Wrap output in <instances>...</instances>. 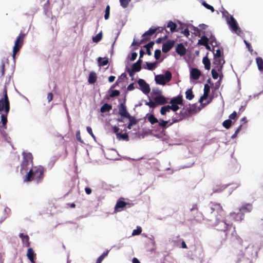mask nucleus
<instances>
[{"label":"nucleus","mask_w":263,"mask_h":263,"mask_svg":"<svg viewBox=\"0 0 263 263\" xmlns=\"http://www.w3.org/2000/svg\"><path fill=\"white\" fill-rule=\"evenodd\" d=\"M209 212L211 216L206 218V221L210 226L216 227L217 230L224 232L231 228L232 224L223 220L224 211L220 203L211 202Z\"/></svg>","instance_id":"nucleus-1"},{"label":"nucleus","mask_w":263,"mask_h":263,"mask_svg":"<svg viewBox=\"0 0 263 263\" xmlns=\"http://www.w3.org/2000/svg\"><path fill=\"white\" fill-rule=\"evenodd\" d=\"M45 170L42 166H34L30 170L27 174L25 176L24 181L30 182L32 180L39 183L44 178Z\"/></svg>","instance_id":"nucleus-2"},{"label":"nucleus","mask_w":263,"mask_h":263,"mask_svg":"<svg viewBox=\"0 0 263 263\" xmlns=\"http://www.w3.org/2000/svg\"><path fill=\"white\" fill-rule=\"evenodd\" d=\"M10 109V101L7 94V89L5 87L3 94L0 95V111L9 113Z\"/></svg>","instance_id":"nucleus-3"},{"label":"nucleus","mask_w":263,"mask_h":263,"mask_svg":"<svg viewBox=\"0 0 263 263\" xmlns=\"http://www.w3.org/2000/svg\"><path fill=\"white\" fill-rule=\"evenodd\" d=\"M196 112L195 108L189 106L186 108H183L180 112V115L178 117H175L173 118V122H171L168 126L172 125L173 124L175 123L178 122L183 119L186 118V117L190 116Z\"/></svg>","instance_id":"nucleus-4"},{"label":"nucleus","mask_w":263,"mask_h":263,"mask_svg":"<svg viewBox=\"0 0 263 263\" xmlns=\"http://www.w3.org/2000/svg\"><path fill=\"white\" fill-rule=\"evenodd\" d=\"M26 36V34L22 31L20 32L19 35L17 36L13 48V58L14 59L16 53L22 48L24 41Z\"/></svg>","instance_id":"nucleus-5"},{"label":"nucleus","mask_w":263,"mask_h":263,"mask_svg":"<svg viewBox=\"0 0 263 263\" xmlns=\"http://www.w3.org/2000/svg\"><path fill=\"white\" fill-rule=\"evenodd\" d=\"M172 74L171 71L167 70L164 75L158 74L155 76V81L157 84L164 85L170 82L172 79Z\"/></svg>","instance_id":"nucleus-6"},{"label":"nucleus","mask_w":263,"mask_h":263,"mask_svg":"<svg viewBox=\"0 0 263 263\" xmlns=\"http://www.w3.org/2000/svg\"><path fill=\"white\" fill-rule=\"evenodd\" d=\"M23 159L22 161L21 164V173L22 174H23V171L26 172L27 171L28 167V165L29 164V162H32V156L31 154L28 153L26 154L25 153H23Z\"/></svg>","instance_id":"nucleus-7"},{"label":"nucleus","mask_w":263,"mask_h":263,"mask_svg":"<svg viewBox=\"0 0 263 263\" xmlns=\"http://www.w3.org/2000/svg\"><path fill=\"white\" fill-rule=\"evenodd\" d=\"M157 30V28L154 27H151L149 28V29L146 31L143 34L142 37L143 39L141 40L140 42H135L134 41V42L132 43L133 45H137L140 46V45L142 42H145L150 39V36H152L153 34H154Z\"/></svg>","instance_id":"nucleus-8"},{"label":"nucleus","mask_w":263,"mask_h":263,"mask_svg":"<svg viewBox=\"0 0 263 263\" xmlns=\"http://www.w3.org/2000/svg\"><path fill=\"white\" fill-rule=\"evenodd\" d=\"M124 200V198L121 197L117 201L116 204L115 206V213H117L123 211L124 208H125L126 206H127L128 208H130L133 205V203L125 202Z\"/></svg>","instance_id":"nucleus-9"},{"label":"nucleus","mask_w":263,"mask_h":263,"mask_svg":"<svg viewBox=\"0 0 263 263\" xmlns=\"http://www.w3.org/2000/svg\"><path fill=\"white\" fill-rule=\"evenodd\" d=\"M227 19L228 24L230 26L232 30L239 35L241 32V31L239 28L235 18L232 15H230V16H227Z\"/></svg>","instance_id":"nucleus-10"},{"label":"nucleus","mask_w":263,"mask_h":263,"mask_svg":"<svg viewBox=\"0 0 263 263\" xmlns=\"http://www.w3.org/2000/svg\"><path fill=\"white\" fill-rule=\"evenodd\" d=\"M224 63L225 61L223 58H214L213 62L214 68L217 69L218 72H220Z\"/></svg>","instance_id":"nucleus-11"},{"label":"nucleus","mask_w":263,"mask_h":263,"mask_svg":"<svg viewBox=\"0 0 263 263\" xmlns=\"http://www.w3.org/2000/svg\"><path fill=\"white\" fill-rule=\"evenodd\" d=\"M138 83L140 89L146 95L149 93L151 91L149 86L144 80L141 79H139Z\"/></svg>","instance_id":"nucleus-12"},{"label":"nucleus","mask_w":263,"mask_h":263,"mask_svg":"<svg viewBox=\"0 0 263 263\" xmlns=\"http://www.w3.org/2000/svg\"><path fill=\"white\" fill-rule=\"evenodd\" d=\"M175 41L173 40H169L164 43L162 47V50L164 53L168 52L174 46Z\"/></svg>","instance_id":"nucleus-13"},{"label":"nucleus","mask_w":263,"mask_h":263,"mask_svg":"<svg viewBox=\"0 0 263 263\" xmlns=\"http://www.w3.org/2000/svg\"><path fill=\"white\" fill-rule=\"evenodd\" d=\"M243 213L240 212L239 210L238 213L233 212L230 214V217L235 221H241L243 219Z\"/></svg>","instance_id":"nucleus-14"},{"label":"nucleus","mask_w":263,"mask_h":263,"mask_svg":"<svg viewBox=\"0 0 263 263\" xmlns=\"http://www.w3.org/2000/svg\"><path fill=\"white\" fill-rule=\"evenodd\" d=\"M119 114L122 117H129V114L127 112L126 107L124 103H121L119 106Z\"/></svg>","instance_id":"nucleus-15"},{"label":"nucleus","mask_w":263,"mask_h":263,"mask_svg":"<svg viewBox=\"0 0 263 263\" xmlns=\"http://www.w3.org/2000/svg\"><path fill=\"white\" fill-rule=\"evenodd\" d=\"M154 101H155L156 106L163 105L167 103L166 98L162 95L156 96L154 98Z\"/></svg>","instance_id":"nucleus-16"},{"label":"nucleus","mask_w":263,"mask_h":263,"mask_svg":"<svg viewBox=\"0 0 263 263\" xmlns=\"http://www.w3.org/2000/svg\"><path fill=\"white\" fill-rule=\"evenodd\" d=\"M201 74V71L196 68H192L190 72L191 77L195 80L199 79Z\"/></svg>","instance_id":"nucleus-17"},{"label":"nucleus","mask_w":263,"mask_h":263,"mask_svg":"<svg viewBox=\"0 0 263 263\" xmlns=\"http://www.w3.org/2000/svg\"><path fill=\"white\" fill-rule=\"evenodd\" d=\"M19 236L22 240L23 245L26 247H29L30 245L29 236L28 235H24L23 233H20Z\"/></svg>","instance_id":"nucleus-18"},{"label":"nucleus","mask_w":263,"mask_h":263,"mask_svg":"<svg viewBox=\"0 0 263 263\" xmlns=\"http://www.w3.org/2000/svg\"><path fill=\"white\" fill-rule=\"evenodd\" d=\"M176 51L180 55L183 56L185 54L186 50L184 46L182 43H180L177 46Z\"/></svg>","instance_id":"nucleus-19"},{"label":"nucleus","mask_w":263,"mask_h":263,"mask_svg":"<svg viewBox=\"0 0 263 263\" xmlns=\"http://www.w3.org/2000/svg\"><path fill=\"white\" fill-rule=\"evenodd\" d=\"M8 113L4 112L1 116L0 127H7V116Z\"/></svg>","instance_id":"nucleus-20"},{"label":"nucleus","mask_w":263,"mask_h":263,"mask_svg":"<svg viewBox=\"0 0 263 263\" xmlns=\"http://www.w3.org/2000/svg\"><path fill=\"white\" fill-rule=\"evenodd\" d=\"M27 256L28 258L32 262H34V259L36 258V254L34 253L32 248H29L27 252Z\"/></svg>","instance_id":"nucleus-21"},{"label":"nucleus","mask_w":263,"mask_h":263,"mask_svg":"<svg viewBox=\"0 0 263 263\" xmlns=\"http://www.w3.org/2000/svg\"><path fill=\"white\" fill-rule=\"evenodd\" d=\"M253 209L252 204L251 203H246L239 208L240 212L242 213L250 212Z\"/></svg>","instance_id":"nucleus-22"},{"label":"nucleus","mask_w":263,"mask_h":263,"mask_svg":"<svg viewBox=\"0 0 263 263\" xmlns=\"http://www.w3.org/2000/svg\"><path fill=\"white\" fill-rule=\"evenodd\" d=\"M142 63V60L141 59H139L135 63H134L132 68H131L135 72H138L140 71L141 69V64Z\"/></svg>","instance_id":"nucleus-23"},{"label":"nucleus","mask_w":263,"mask_h":263,"mask_svg":"<svg viewBox=\"0 0 263 263\" xmlns=\"http://www.w3.org/2000/svg\"><path fill=\"white\" fill-rule=\"evenodd\" d=\"M170 104H176L177 105H182L183 103V100L182 96H178L177 97L174 98L171 100Z\"/></svg>","instance_id":"nucleus-24"},{"label":"nucleus","mask_w":263,"mask_h":263,"mask_svg":"<svg viewBox=\"0 0 263 263\" xmlns=\"http://www.w3.org/2000/svg\"><path fill=\"white\" fill-rule=\"evenodd\" d=\"M206 218H209V217H204L202 214L200 212H197L196 215L194 217V220L198 222H201L202 220H205Z\"/></svg>","instance_id":"nucleus-25"},{"label":"nucleus","mask_w":263,"mask_h":263,"mask_svg":"<svg viewBox=\"0 0 263 263\" xmlns=\"http://www.w3.org/2000/svg\"><path fill=\"white\" fill-rule=\"evenodd\" d=\"M202 63L204 64V68L206 70H210L211 68V62L207 56L203 57Z\"/></svg>","instance_id":"nucleus-26"},{"label":"nucleus","mask_w":263,"mask_h":263,"mask_svg":"<svg viewBox=\"0 0 263 263\" xmlns=\"http://www.w3.org/2000/svg\"><path fill=\"white\" fill-rule=\"evenodd\" d=\"M167 28H170V31L172 32H174L176 31H178V30H177V25L172 22V21H170L167 23V25L166 26Z\"/></svg>","instance_id":"nucleus-27"},{"label":"nucleus","mask_w":263,"mask_h":263,"mask_svg":"<svg viewBox=\"0 0 263 263\" xmlns=\"http://www.w3.org/2000/svg\"><path fill=\"white\" fill-rule=\"evenodd\" d=\"M97 81V75L96 73L95 72H91L89 73V77H88V82L90 84H93L95 83Z\"/></svg>","instance_id":"nucleus-28"},{"label":"nucleus","mask_w":263,"mask_h":263,"mask_svg":"<svg viewBox=\"0 0 263 263\" xmlns=\"http://www.w3.org/2000/svg\"><path fill=\"white\" fill-rule=\"evenodd\" d=\"M256 64L257 65L259 70L263 72V60L260 57H257L256 58Z\"/></svg>","instance_id":"nucleus-29"},{"label":"nucleus","mask_w":263,"mask_h":263,"mask_svg":"<svg viewBox=\"0 0 263 263\" xmlns=\"http://www.w3.org/2000/svg\"><path fill=\"white\" fill-rule=\"evenodd\" d=\"M98 62L99 66H104L106 65L108 63V59L107 58H104L102 59L101 57H99L98 59Z\"/></svg>","instance_id":"nucleus-30"},{"label":"nucleus","mask_w":263,"mask_h":263,"mask_svg":"<svg viewBox=\"0 0 263 263\" xmlns=\"http://www.w3.org/2000/svg\"><path fill=\"white\" fill-rule=\"evenodd\" d=\"M154 45V42L153 41H151L149 42L147 44L144 45V47L146 49V53L148 55H152V52L151 51V48H153V45Z\"/></svg>","instance_id":"nucleus-31"},{"label":"nucleus","mask_w":263,"mask_h":263,"mask_svg":"<svg viewBox=\"0 0 263 263\" xmlns=\"http://www.w3.org/2000/svg\"><path fill=\"white\" fill-rule=\"evenodd\" d=\"M147 120L152 125H154L158 122V120L155 117L153 114H150L149 116H148Z\"/></svg>","instance_id":"nucleus-32"},{"label":"nucleus","mask_w":263,"mask_h":263,"mask_svg":"<svg viewBox=\"0 0 263 263\" xmlns=\"http://www.w3.org/2000/svg\"><path fill=\"white\" fill-rule=\"evenodd\" d=\"M112 108V106L107 103L104 104L100 109V111L101 112H105L109 111Z\"/></svg>","instance_id":"nucleus-33"},{"label":"nucleus","mask_w":263,"mask_h":263,"mask_svg":"<svg viewBox=\"0 0 263 263\" xmlns=\"http://www.w3.org/2000/svg\"><path fill=\"white\" fill-rule=\"evenodd\" d=\"M171 110L170 107L169 105L163 106L160 109V114L162 115L165 116L166 113L170 112Z\"/></svg>","instance_id":"nucleus-34"},{"label":"nucleus","mask_w":263,"mask_h":263,"mask_svg":"<svg viewBox=\"0 0 263 263\" xmlns=\"http://www.w3.org/2000/svg\"><path fill=\"white\" fill-rule=\"evenodd\" d=\"M209 39L205 36H202L200 40L198 41V44L202 45H207Z\"/></svg>","instance_id":"nucleus-35"},{"label":"nucleus","mask_w":263,"mask_h":263,"mask_svg":"<svg viewBox=\"0 0 263 263\" xmlns=\"http://www.w3.org/2000/svg\"><path fill=\"white\" fill-rule=\"evenodd\" d=\"M185 97L186 98L189 100H192L194 95L193 93V91L191 89H187L185 92Z\"/></svg>","instance_id":"nucleus-36"},{"label":"nucleus","mask_w":263,"mask_h":263,"mask_svg":"<svg viewBox=\"0 0 263 263\" xmlns=\"http://www.w3.org/2000/svg\"><path fill=\"white\" fill-rule=\"evenodd\" d=\"M108 252L109 251L108 250L103 252L102 254L98 258L96 263H101L104 258L107 256Z\"/></svg>","instance_id":"nucleus-37"},{"label":"nucleus","mask_w":263,"mask_h":263,"mask_svg":"<svg viewBox=\"0 0 263 263\" xmlns=\"http://www.w3.org/2000/svg\"><path fill=\"white\" fill-rule=\"evenodd\" d=\"M232 121L230 119H228L223 121L222 123V125L223 127H224L226 129H229L232 124Z\"/></svg>","instance_id":"nucleus-38"},{"label":"nucleus","mask_w":263,"mask_h":263,"mask_svg":"<svg viewBox=\"0 0 263 263\" xmlns=\"http://www.w3.org/2000/svg\"><path fill=\"white\" fill-rule=\"evenodd\" d=\"M102 37V33L100 32L92 37V41L95 43H98L101 41Z\"/></svg>","instance_id":"nucleus-39"},{"label":"nucleus","mask_w":263,"mask_h":263,"mask_svg":"<svg viewBox=\"0 0 263 263\" xmlns=\"http://www.w3.org/2000/svg\"><path fill=\"white\" fill-rule=\"evenodd\" d=\"M168 123V121H164L162 119H160L159 122V126L163 129L166 128Z\"/></svg>","instance_id":"nucleus-40"},{"label":"nucleus","mask_w":263,"mask_h":263,"mask_svg":"<svg viewBox=\"0 0 263 263\" xmlns=\"http://www.w3.org/2000/svg\"><path fill=\"white\" fill-rule=\"evenodd\" d=\"M127 78L126 74L125 73H123L121 74V75L118 78L116 84H118L119 83H121L124 79H125Z\"/></svg>","instance_id":"nucleus-41"},{"label":"nucleus","mask_w":263,"mask_h":263,"mask_svg":"<svg viewBox=\"0 0 263 263\" xmlns=\"http://www.w3.org/2000/svg\"><path fill=\"white\" fill-rule=\"evenodd\" d=\"M105 15H104V18L105 20H108L109 17L110 15V6L109 5H107L105 9Z\"/></svg>","instance_id":"nucleus-42"},{"label":"nucleus","mask_w":263,"mask_h":263,"mask_svg":"<svg viewBox=\"0 0 263 263\" xmlns=\"http://www.w3.org/2000/svg\"><path fill=\"white\" fill-rule=\"evenodd\" d=\"M126 118L129 120V123L133 125L136 124L137 122V121L135 118V117L131 116L130 115H129V117H127Z\"/></svg>","instance_id":"nucleus-43"},{"label":"nucleus","mask_w":263,"mask_h":263,"mask_svg":"<svg viewBox=\"0 0 263 263\" xmlns=\"http://www.w3.org/2000/svg\"><path fill=\"white\" fill-rule=\"evenodd\" d=\"M120 5L123 8H126L131 0H119Z\"/></svg>","instance_id":"nucleus-44"},{"label":"nucleus","mask_w":263,"mask_h":263,"mask_svg":"<svg viewBox=\"0 0 263 263\" xmlns=\"http://www.w3.org/2000/svg\"><path fill=\"white\" fill-rule=\"evenodd\" d=\"M156 64H157V62H154V63L146 62L147 68L148 70H152L155 68Z\"/></svg>","instance_id":"nucleus-45"},{"label":"nucleus","mask_w":263,"mask_h":263,"mask_svg":"<svg viewBox=\"0 0 263 263\" xmlns=\"http://www.w3.org/2000/svg\"><path fill=\"white\" fill-rule=\"evenodd\" d=\"M142 232V228L140 227H137V229L133 231L132 235H138Z\"/></svg>","instance_id":"nucleus-46"},{"label":"nucleus","mask_w":263,"mask_h":263,"mask_svg":"<svg viewBox=\"0 0 263 263\" xmlns=\"http://www.w3.org/2000/svg\"><path fill=\"white\" fill-rule=\"evenodd\" d=\"M202 4L203 6H204L206 9L210 10L212 12L214 11V8L213 6L207 4L205 1H203L202 2Z\"/></svg>","instance_id":"nucleus-47"},{"label":"nucleus","mask_w":263,"mask_h":263,"mask_svg":"<svg viewBox=\"0 0 263 263\" xmlns=\"http://www.w3.org/2000/svg\"><path fill=\"white\" fill-rule=\"evenodd\" d=\"M218 71L217 69H216L215 68H213L212 69V71H211V73H212V78L214 79H217L218 77Z\"/></svg>","instance_id":"nucleus-48"},{"label":"nucleus","mask_w":263,"mask_h":263,"mask_svg":"<svg viewBox=\"0 0 263 263\" xmlns=\"http://www.w3.org/2000/svg\"><path fill=\"white\" fill-rule=\"evenodd\" d=\"M120 91L118 90H112L111 93L109 95L110 98H114L115 97L119 96L120 95Z\"/></svg>","instance_id":"nucleus-49"},{"label":"nucleus","mask_w":263,"mask_h":263,"mask_svg":"<svg viewBox=\"0 0 263 263\" xmlns=\"http://www.w3.org/2000/svg\"><path fill=\"white\" fill-rule=\"evenodd\" d=\"M226 188V186L222 185L220 187H216L214 188L213 189V193H220L222 191H223Z\"/></svg>","instance_id":"nucleus-50"},{"label":"nucleus","mask_w":263,"mask_h":263,"mask_svg":"<svg viewBox=\"0 0 263 263\" xmlns=\"http://www.w3.org/2000/svg\"><path fill=\"white\" fill-rule=\"evenodd\" d=\"M6 128H7V127L4 128V127H0L1 134L2 135V136L6 139L8 136L7 133L5 131V129Z\"/></svg>","instance_id":"nucleus-51"},{"label":"nucleus","mask_w":263,"mask_h":263,"mask_svg":"<svg viewBox=\"0 0 263 263\" xmlns=\"http://www.w3.org/2000/svg\"><path fill=\"white\" fill-rule=\"evenodd\" d=\"M210 91V87L208 84H205L204 86V93L205 95H209Z\"/></svg>","instance_id":"nucleus-52"},{"label":"nucleus","mask_w":263,"mask_h":263,"mask_svg":"<svg viewBox=\"0 0 263 263\" xmlns=\"http://www.w3.org/2000/svg\"><path fill=\"white\" fill-rule=\"evenodd\" d=\"M161 54V52L160 50L156 49L155 51V54H154L155 58L156 60H159L160 58Z\"/></svg>","instance_id":"nucleus-53"},{"label":"nucleus","mask_w":263,"mask_h":263,"mask_svg":"<svg viewBox=\"0 0 263 263\" xmlns=\"http://www.w3.org/2000/svg\"><path fill=\"white\" fill-rule=\"evenodd\" d=\"M171 104V105H170L171 110H172L174 111H176L179 109L178 105L176 104Z\"/></svg>","instance_id":"nucleus-54"},{"label":"nucleus","mask_w":263,"mask_h":263,"mask_svg":"<svg viewBox=\"0 0 263 263\" xmlns=\"http://www.w3.org/2000/svg\"><path fill=\"white\" fill-rule=\"evenodd\" d=\"M145 105H148L149 106V107L153 108H155L157 106L155 102V101H150L149 102H146L145 103Z\"/></svg>","instance_id":"nucleus-55"},{"label":"nucleus","mask_w":263,"mask_h":263,"mask_svg":"<svg viewBox=\"0 0 263 263\" xmlns=\"http://www.w3.org/2000/svg\"><path fill=\"white\" fill-rule=\"evenodd\" d=\"M221 50L220 49H217L216 50V52L214 53V58H220L221 57Z\"/></svg>","instance_id":"nucleus-56"},{"label":"nucleus","mask_w":263,"mask_h":263,"mask_svg":"<svg viewBox=\"0 0 263 263\" xmlns=\"http://www.w3.org/2000/svg\"><path fill=\"white\" fill-rule=\"evenodd\" d=\"M180 33L183 34L186 37L190 35V31L187 27H186L183 30L180 31Z\"/></svg>","instance_id":"nucleus-57"},{"label":"nucleus","mask_w":263,"mask_h":263,"mask_svg":"<svg viewBox=\"0 0 263 263\" xmlns=\"http://www.w3.org/2000/svg\"><path fill=\"white\" fill-rule=\"evenodd\" d=\"M0 69L1 76H3L5 74V64L4 62L2 63Z\"/></svg>","instance_id":"nucleus-58"},{"label":"nucleus","mask_w":263,"mask_h":263,"mask_svg":"<svg viewBox=\"0 0 263 263\" xmlns=\"http://www.w3.org/2000/svg\"><path fill=\"white\" fill-rule=\"evenodd\" d=\"M229 119H236L237 118V112L234 111L230 116Z\"/></svg>","instance_id":"nucleus-59"},{"label":"nucleus","mask_w":263,"mask_h":263,"mask_svg":"<svg viewBox=\"0 0 263 263\" xmlns=\"http://www.w3.org/2000/svg\"><path fill=\"white\" fill-rule=\"evenodd\" d=\"M86 129H87V132L91 135V136L92 137H93V138H95V136L93 134L91 128L90 126H87L86 128Z\"/></svg>","instance_id":"nucleus-60"},{"label":"nucleus","mask_w":263,"mask_h":263,"mask_svg":"<svg viewBox=\"0 0 263 263\" xmlns=\"http://www.w3.org/2000/svg\"><path fill=\"white\" fill-rule=\"evenodd\" d=\"M76 138L78 141L80 142L81 143H83V140L81 139V136H80V131H78L76 133Z\"/></svg>","instance_id":"nucleus-61"},{"label":"nucleus","mask_w":263,"mask_h":263,"mask_svg":"<svg viewBox=\"0 0 263 263\" xmlns=\"http://www.w3.org/2000/svg\"><path fill=\"white\" fill-rule=\"evenodd\" d=\"M232 235L233 237H234L236 239H241L237 235L236 232L235 230V228H234V230L232 233Z\"/></svg>","instance_id":"nucleus-62"},{"label":"nucleus","mask_w":263,"mask_h":263,"mask_svg":"<svg viewBox=\"0 0 263 263\" xmlns=\"http://www.w3.org/2000/svg\"><path fill=\"white\" fill-rule=\"evenodd\" d=\"M137 57V53L136 52H132L131 57L130 58V60L133 61L136 60Z\"/></svg>","instance_id":"nucleus-63"},{"label":"nucleus","mask_w":263,"mask_h":263,"mask_svg":"<svg viewBox=\"0 0 263 263\" xmlns=\"http://www.w3.org/2000/svg\"><path fill=\"white\" fill-rule=\"evenodd\" d=\"M126 70L127 72H128L130 77H133L135 71H134L133 69H130V68H127Z\"/></svg>","instance_id":"nucleus-64"}]
</instances>
